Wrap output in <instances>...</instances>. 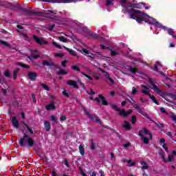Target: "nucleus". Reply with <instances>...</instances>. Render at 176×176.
I'll return each instance as SVG.
<instances>
[{"mask_svg": "<svg viewBox=\"0 0 176 176\" xmlns=\"http://www.w3.org/2000/svg\"><path fill=\"white\" fill-rule=\"evenodd\" d=\"M129 16L131 19L136 20L138 23H141V21H144L146 17H149L148 14H144L142 12L137 10H131L129 12Z\"/></svg>", "mask_w": 176, "mask_h": 176, "instance_id": "f257e3e1", "label": "nucleus"}, {"mask_svg": "<svg viewBox=\"0 0 176 176\" xmlns=\"http://www.w3.org/2000/svg\"><path fill=\"white\" fill-rule=\"evenodd\" d=\"M139 135L142 138L144 144H148L149 140H152V133L146 128H143L140 130Z\"/></svg>", "mask_w": 176, "mask_h": 176, "instance_id": "f03ea898", "label": "nucleus"}, {"mask_svg": "<svg viewBox=\"0 0 176 176\" xmlns=\"http://www.w3.org/2000/svg\"><path fill=\"white\" fill-rule=\"evenodd\" d=\"M120 5L122 6V8H133L135 9H142V5L145 6L144 3H127V0H122L120 1Z\"/></svg>", "mask_w": 176, "mask_h": 176, "instance_id": "7ed1b4c3", "label": "nucleus"}, {"mask_svg": "<svg viewBox=\"0 0 176 176\" xmlns=\"http://www.w3.org/2000/svg\"><path fill=\"white\" fill-rule=\"evenodd\" d=\"M25 141L28 142V146H34V140L30 138L27 133H24L23 138H21L19 141L21 146H25Z\"/></svg>", "mask_w": 176, "mask_h": 176, "instance_id": "20e7f679", "label": "nucleus"}, {"mask_svg": "<svg viewBox=\"0 0 176 176\" xmlns=\"http://www.w3.org/2000/svg\"><path fill=\"white\" fill-rule=\"evenodd\" d=\"M111 108L114 109V111L119 112V115H120V116H123L124 118L129 116V115L131 114L133 112V110L131 109H129L128 111H126L124 109H120L115 104H112Z\"/></svg>", "mask_w": 176, "mask_h": 176, "instance_id": "39448f33", "label": "nucleus"}, {"mask_svg": "<svg viewBox=\"0 0 176 176\" xmlns=\"http://www.w3.org/2000/svg\"><path fill=\"white\" fill-rule=\"evenodd\" d=\"M49 19H52L53 20H54L56 24H64V23H65V19L61 17H57L54 15L49 16Z\"/></svg>", "mask_w": 176, "mask_h": 176, "instance_id": "423d86ee", "label": "nucleus"}, {"mask_svg": "<svg viewBox=\"0 0 176 176\" xmlns=\"http://www.w3.org/2000/svg\"><path fill=\"white\" fill-rule=\"evenodd\" d=\"M85 112L86 115L88 116V118H90L91 120H94L96 123H100V118H98V117H97L94 115L90 114V113L86 110H85Z\"/></svg>", "mask_w": 176, "mask_h": 176, "instance_id": "0eeeda50", "label": "nucleus"}, {"mask_svg": "<svg viewBox=\"0 0 176 176\" xmlns=\"http://www.w3.org/2000/svg\"><path fill=\"white\" fill-rule=\"evenodd\" d=\"M98 97L99 98H96L94 99L95 101H96L97 102H100V101H101V100H100H100H102V104L103 105H108V102L105 100V97H104V96L98 95Z\"/></svg>", "mask_w": 176, "mask_h": 176, "instance_id": "6e6552de", "label": "nucleus"}, {"mask_svg": "<svg viewBox=\"0 0 176 176\" xmlns=\"http://www.w3.org/2000/svg\"><path fill=\"white\" fill-rule=\"evenodd\" d=\"M33 39H34V41L36 42V43H38V45H47V41L42 38H39L36 36H33Z\"/></svg>", "mask_w": 176, "mask_h": 176, "instance_id": "1a4fd4ad", "label": "nucleus"}, {"mask_svg": "<svg viewBox=\"0 0 176 176\" xmlns=\"http://www.w3.org/2000/svg\"><path fill=\"white\" fill-rule=\"evenodd\" d=\"M28 76L30 80H36V76H38V74L34 72H30L28 74Z\"/></svg>", "mask_w": 176, "mask_h": 176, "instance_id": "9d476101", "label": "nucleus"}, {"mask_svg": "<svg viewBox=\"0 0 176 176\" xmlns=\"http://www.w3.org/2000/svg\"><path fill=\"white\" fill-rule=\"evenodd\" d=\"M141 87L142 89V93L144 94H146V96H150L151 95V91L149 90V88L145 85H141Z\"/></svg>", "mask_w": 176, "mask_h": 176, "instance_id": "9b49d317", "label": "nucleus"}, {"mask_svg": "<svg viewBox=\"0 0 176 176\" xmlns=\"http://www.w3.org/2000/svg\"><path fill=\"white\" fill-rule=\"evenodd\" d=\"M67 85H68L69 86H72V87H74V89H78L79 87L78 86V82L75 80H68L67 81Z\"/></svg>", "mask_w": 176, "mask_h": 176, "instance_id": "f8f14e48", "label": "nucleus"}, {"mask_svg": "<svg viewBox=\"0 0 176 176\" xmlns=\"http://www.w3.org/2000/svg\"><path fill=\"white\" fill-rule=\"evenodd\" d=\"M151 86L150 87L151 89H152L153 90H154V91H155V93H157L159 94V93H162V91L159 89V87H157V86H156V85H155L153 83V82L150 81Z\"/></svg>", "mask_w": 176, "mask_h": 176, "instance_id": "ddd939ff", "label": "nucleus"}, {"mask_svg": "<svg viewBox=\"0 0 176 176\" xmlns=\"http://www.w3.org/2000/svg\"><path fill=\"white\" fill-rule=\"evenodd\" d=\"M162 159L165 163H171V162H173V160H174V155H168V159L166 160L164 155H162Z\"/></svg>", "mask_w": 176, "mask_h": 176, "instance_id": "4468645a", "label": "nucleus"}, {"mask_svg": "<svg viewBox=\"0 0 176 176\" xmlns=\"http://www.w3.org/2000/svg\"><path fill=\"white\" fill-rule=\"evenodd\" d=\"M44 127L46 131H50V129H52L50 122H49L47 120L44 121Z\"/></svg>", "mask_w": 176, "mask_h": 176, "instance_id": "2eb2a0df", "label": "nucleus"}, {"mask_svg": "<svg viewBox=\"0 0 176 176\" xmlns=\"http://www.w3.org/2000/svg\"><path fill=\"white\" fill-rule=\"evenodd\" d=\"M12 126L15 127V129H19V121L17 120V118L16 117H13L12 120Z\"/></svg>", "mask_w": 176, "mask_h": 176, "instance_id": "dca6fc26", "label": "nucleus"}, {"mask_svg": "<svg viewBox=\"0 0 176 176\" xmlns=\"http://www.w3.org/2000/svg\"><path fill=\"white\" fill-rule=\"evenodd\" d=\"M45 109H47V111H54V109H56V106L54 103H51L45 107Z\"/></svg>", "mask_w": 176, "mask_h": 176, "instance_id": "f3484780", "label": "nucleus"}, {"mask_svg": "<svg viewBox=\"0 0 176 176\" xmlns=\"http://www.w3.org/2000/svg\"><path fill=\"white\" fill-rule=\"evenodd\" d=\"M140 164L142 166V170H148V168H149V166L145 161L140 162Z\"/></svg>", "mask_w": 176, "mask_h": 176, "instance_id": "a211bd4d", "label": "nucleus"}, {"mask_svg": "<svg viewBox=\"0 0 176 176\" xmlns=\"http://www.w3.org/2000/svg\"><path fill=\"white\" fill-rule=\"evenodd\" d=\"M64 48L65 49V50H67V52H69V53L72 54V56H74V57H79L78 56V55H76V53L75 52V51H74V50L69 49L67 47H64Z\"/></svg>", "mask_w": 176, "mask_h": 176, "instance_id": "6ab92c4d", "label": "nucleus"}, {"mask_svg": "<svg viewBox=\"0 0 176 176\" xmlns=\"http://www.w3.org/2000/svg\"><path fill=\"white\" fill-rule=\"evenodd\" d=\"M122 127H124V129H126V130H130L131 129V126L130 125V123H129L127 121L124 122V124L122 125Z\"/></svg>", "mask_w": 176, "mask_h": 176, "instance_id": "aec40b11", "label": "nucleus"}, {"mask_svg": "<svg viewBox=\"0 0 176 176\" xmlns=\"http://www.w3.org/2000/svg\"><path fill=\"white\" fill-rule=\"evenodd\" d=\"M19 72H20V69L19 68H16L13 71V78L14 80L17 79V75L19 74Z\"/></svg>", "mask_w": 176, "mask_h": 176, "instance_id": "412c9836", "label": "nucleus"}, {"mask_svg": "<svg viewBox=\"0 0 176 176\" xmlns=\"http://www.w3.org/2000/svg\"><path fill=\"white\" fill-rule=\"evenodd\" d=\"M162 64H160V62L157 61L156 62V64L154 65L153 69L154 71H157L159 69L162 68Z\"/></svg>", "mask_w": 176, "mask_h": 176, "instance_id": "4be33fe9", "label": "nucleus"}, {"mask_svg": "<svg viewBox=\"0 0 176 176\" xmlns=\"http://www.w3.org/2000/svg\"><path fill=\"white\" fill-rule=\"evenodd\" d=\"M168 34H169V35H171V36H173V38H175V39H176L175 32H174V30L173 29H168Z\"/></svg>", "mask_w": 176, "mask_h": 176, "instance_id": "5701e85b", "label": "nucleus"}, {"mask_svg": "<svg viewBox=\"0 0 176 176\" xmlns=\"http://www.w3.org/2000/svg\"><path fill=\"white\" fill-rule=\"evenodd\" d=\"M79 152L82 156H85V147L80 144L78 147Z\"/></svg>", "mask_w": 176, "mask_h": 176, "instance_id": "b1692460", "label": "nucleus"}, {"mask_svg": "<svg viewBox=\"0 0 176 176\" xmlns=\"http://www.w3.org/2000/svg\"><path fill=\"white\" fill-rule=\"evenodd\" d=\"M149 98L152 100L153 102H154V104H156V105H159V102H157V100H156V98L153 95H149Z\"/></svg>", "mask_w": 176, "mask_h": 176, "instance_id": "393cba45", "label": "nucleus"}, {"mask_svg": "<svg viewBox=\"0 0 176 176\" xmlns=\"http://www.w3.org/2000/svg\"><path fill=\"white\" fill-rule=\"evenodd\" d=\"M67 74L68 72L63 69H60L58 72L57 73L58 75H67Z\"/></svg>", "mask_w": 176, "mask_h": 176, "instance_id": "a878e982", "label": "nucleus"}, {"mask_svg": "<svg viewBox=\"0 0 176 176\" xmlns=\"http://www.w3.org/2000/svg\"><path fill=\"white\" fill-rule=\"evenodd\" d=\"M23 124L28 130L30 134H34V131L32 130V129L30 128V126L26 123H23Z\"/></svg>", "mask_w": 176, "mask_h": 176, "instance_id": "bb28decb", "label": "nucleus"}, {"mask_svg": "<svg viewBox=\"0 0 176 176\" xmlns=\"http://www.w3.org/2000/svg\"><path fill=\"white\" fill-rule=\"evenodd\" d=\"M17 65H19L20 67H22L23 68H26V69H30V65H26V64H21L20 63H16Z\"/></svg>", "mask_w": 176, "mask_h": 176, "instance_id": "cd10ccee", "label": "nucleus"}, {"mask_svg": "<svg viewBox=\"0 0 176 176\" xmlns=\"http://www.w3.org/2000/svg\"><path fill=\"white\" fill-rule=\"evenodd\" d=\"M58 40L60 42H63L64 43H67V42H68V39L65 38V37H64V36L58 37Z\"/></svg>", "mask_w": 176, "mask_h": 176, "instance_id": "c85d7f7f", "label": "nucleus"}, {"mask_svg": "<svg viewBox=\"0 0 176 176\" xmlns=\"http://www.w3.org/2000/svg\"><path fill=\"white\" fill-rule=\"evenodd\" d=\"M41 86H42V87H43V89H44V90H47V91H49L50 90V88H49V86H47V85H46V84L41 83Z\"/></svg>", "mask_w": 176, "mask_h": 176, "instance_id": "c756f323", "label": "nucleus"}, {"mask_svg": "<svg viewBox=\"0 0 176 176\" xmlns=\"http://www.w3.org/2000/svg\"><path fill=\"white\" fill-rule=\"evenodd\" d=\"M118 54H120V52L119 51H113L111 50V55L114 56H118Z\"/></svg>", "mask_w": 176, "mask_h": 176, "instance_id": "7c9ffc66", "label": "nucleus"}, {"mask_svg": "<svg viewBox=\"0 0 176 176\" xmlns=\"http://www.w3.org/2000/svg\"><path fill=\"white\" fill-rule=\"evenodd\" d=\"M131 122L132 124H135V123H137V117H135V116H132Z\"/></svg>", "mask_w": 176, "mask_h": 176, "instance_id": "2f4dec72", "label": "nucleus"}, {"mask_svg": "<svg viewBox=\"0 0 176 176\" xmlns=\"http://www.w3.org/2000/svg\"><path fill=\"white\" fill-rule=\"evenodd\" d=\"M4 76H6V78L10 77V72H9L8 69H6V71L4 72Z\"/></svg>", "mask_w": 176, "mask_h": 176, "instance_id": "473e14b6", "label": "nucleus"}, {"mask_svg": "<svg viewBox=\"0 0 176 176\" xmlns=\"http://www.w3.org/2000/svg\"><path fill=\"white\" fill-rule=\"evenodd\" d=\"M52 45H54V46H55L58 49H62L61 45H60V44L56 43V41H52Z\"/></svg>", "mask_w": 176, "mask_h": 176, "instance_id": "72a5a7b5", "label": "nucleus"}, {"mask_svg": "<svg viewBox=\"0 0 176 176\" xmlns=\"http://www.w3.org/2000/svg\"><path fill=\"white\" fill-rule=\"evenodd\" d=\"M113 1H115V0H107L106 5L107 6H111L113 5Z\"/></svg>", "mask_w": 176, "mask_h": 176, "instance_id": "f704fd0d", "label": "nucleus"}, {"mask_svg": "<svg viewBox=\"0 0 176 176\" xmlns=\"http://www.w3.org/2000/svg\"><path fill=\"white\" fill-rule=\"evenodd\" d=\"M28 58L31 60V58H39V55H36L34 54H32L31 56H29Z\"/></svg>", "mask_w": 176, "mask_h": 176, "instance_id": "c9c22d12", "label": "nucleus"}, {"mask_svg": "<svg viewBox=\"0 0 176 176\" xmlns=\"http://www.w3.org/2000/svg\"><path fill=\"white\" fill-rule=\"evenodd\" d=\"M137 164L136 162H133V160H131V162L128 163V166L129 167H133L134 166H135Z\"/></svg>", "mask_w": 176, "mask_h": 176, "instance_id": "e433bc0d", "label": "nucleus"}, {"mask_svg": "<svg viewBox=\"0 0 176 176\" xmlns=\"http://www.w3.org/2000/svg\"><path fill=\"white\" fill-rule=\"evenodd\" d=\"M138 90L137 89V88H135V87H133L132 88V94L133 96H135V94H137Z\"/></svg>", "mask_w": 176, "mask_h": 176, "instance_id": "4c0bfd02", "label": "nucleus"}, {"mask_svg": "<svg viewBox=\"0 0 176 176\" xmlns=\"http://www.w3.org/2000/svg\"><path fill=\"white\" fill-rule=\"evenodd\" d=\"M106 81L107 83L110 82L111 85H114V83H115V82H113V80L112 78H111V77L106 79Z\"/></svg>", "mask_w": 176, "mask_h": 176, "instance_id": "58836bf2", "label": "nucleus"}, {"mask_svg": "<svg viewBox=\"0 0 176 176\" xmlns=\"http://www.w3.org/2000/svg\"><path fill=\"white\" fill-rule=\"evenodd\" d=\"M51 120L54 122V123H57V118L55 116H51Z\"/></svg>", "mask_w": 176, "mask_h": 176, "instance_id": "ea45409f", "label": "nucleus"}, {"mask_svg": "<svg viewBox=\"0 0 176 176\" xmlns=\"http://www.w3.org/2000/svg\"><path fill=\"white\" fill-rule=\"evenodd\" d=\"M91 149L92 151H94V149H96V144H94L93 140H91Z\"/></svg>", "mask_w": 176, "mask_h": 176, "instance_id": "a19ab883", "label": "nucleus"}, {"mask_svg": "<svg viewBox=\"0 0 176 176\" xmlns=\"http://www.w3.org/2000/svg\"><path fill=\"white\" fill-rule=\"evenodd\" d=\"M72 69H74V71H77L78 72H79L80 71V69L76 65L72 66Z\"/></svg>", "mask_w": 176, "mask_h": 176, "instance_id": "79ce46f5", "label": "nucleus"}, {"mask_svg": "<svg viewBox=\"0 0 176 176\" xmlns=\"http://www.w3.org/2000/svg\"><path fill=\"white\" fill-rule=\"evenodd\" d=\"M68 63V60H65L61 62V65L62 67H63V68H65V67H67L66 64Z\"/></svg>", "mask_w": 176, "mask_h": 176, "instance_id": "37998d69", "label": "nucleus"}, {"mask_svg": "<svg viewBox=\"0 0 176 176\" xmlns=\"http://www.w3.org/2000/svg\"><path fill=\"white\" fill-rule=\"evenodd\" d=\"M82 75H84V76H86L89 80H93V77L86 74V73H82Z\"/></svg>", "mask_w": 176, "mask_h": 176, "instance_id": "c03bdc74", "label": "nucleus"}, {"mask_svg": "<svg viewBox=\"0 0 176 176\" xmlns=\"http://www.w3.org/2000/svg\"><path fill=\"white\" fill-rule=\"evenodd\" d=\"M0 45H3L4 46H6L7 47H9V43H8L3 41H0Z\"/></svg>", "mask_w": 176, "mask_h": 176, "instance_id": "a18cd8bd", "label": "nucleus"}, {"mask_svg": "<svg viewBox=\"0 0 176 176\" xmlns=\"http://www.w3.org/2000/svg\"><path fill=\"white\" fill-rule=\"evenodd\" d=\"M160 110V112H162V113H165L167 115V111H166V109H164V107H161Z\"/></svg>", "mask_w": 176, "mask_h": 176, "instance_id": "49530a36", "label": "nucleus"}, {"mask_svg": "<svg viewBox=\"0 0 176 176\" xmlns=\"http://www.w3.org/2000/svg\"><path fill=\"white\" fill-rule=\"evenodd\" d=\"M129 71L132 72V74H135L137 72V69L131 67L129 68Z\"/></svg>", "mask_w": 176, "mask_h": 176, "instance_id": "de8ad7c7", "label": "nucleus"}, {"mask_svg": "<svg viewBox=\"0 0 176 176\" xmlns=\"http://www.w3.org/2000/svg\"><path fill=\"white\" fill-rule=\"evenodd\" d=\"M21 36L22 38H23V39H25V41H28V37L27 36V34L22 33Z\"/></svg>", "mask_w": 176, "mask_h": 176, "instance_id": "09e8293b", "label": "nucleus"}, {"mask_svg": "<svg viewBox=\"0 0 176 176\" xmlns=\"http://www.w3.org/2000/svg\"><path fill=\"white\" fill-rule=\"evenodd\" d=\"M62 94H63V96H65V97H69V94H68V92H67V91L64 90Z\"/></svg>", "mask_w": 176, "mask_h": 176, "instance_id": "8fccbe9b", "label": "nucleus"}, {"mask_svg": "<svg viewBox=\"0 0 176 176\" xmlns=\"http://www.w3.org/2000/svg\"><path fill=\"white\" fill-rule=\"evenodd\" d=\"M60 122H64V121L67 120V117L65 116H60Z\"/></svg>", "mask_w": 176, "mask_h": 176, "instance_id": "3c124183", "label": "nucleus"}, {"mask_svg": "<svg viewBox=\"0 0 176 176\" xmlns=\"http://www.w3.org/2000/svg\"><path fill=\"white\" fill-rule=\"evenodd\" d=\"M170 118H172V120H173V122H176V116L175 114H171L170 116Z\"/></svg>", "mask_w": 176, "mask_h": 176, "instance_id": "603ef678", "label": "nucleus"}, {"mask_svg": "<svg viewBox=\"0 0 176 176\" xmlns=\"http://www.w3.org/2000/svg\"><path fill=\"white\" fill-rule=\"evenodd\" d=\"M43 65H47V67H49L50 65V63H49L47 60H43Z\"/></svg>", "mask_w": 176, "mask_h": 176, "instance_id": "864d4df0", "label": "nucleus"}, {"mask_svg": "<svg viewBox=\"0 0 176 176\" xmlns=\"http://www.w3.org/2000/svg\"><path fill=\"white\" fill-rule=\"evenodd\" d=\"M87 94L89 95H94L96 94V92H94V91H93V89H90L89 91H87Z\"/></svg>", "mask_w": 176, "mask_h": 176, "instance_id": "5fc2aeb1", "label": "nucleus"}, {"mask_svg": "<svg viewBox=\"0 0 176 176\" xmlns=\"http://www.w3.org/2000/svg\"><path fill=\"white\" fill-rule=\"evenodd\" d=\"M93 76L96 80H98V79H100V76L97 74H94Z\"/></svg>", "mask_w": 176, "mask_h": 176, "instance_id": "6e6d98bb", "label": "nucleus"}, {"mask_svg": "<svg viewBox=\"0 0 176 176\" xmlns=\"http://www.w3.org/2000/svg\"><path fill=\"white\" fill-rule=\"evenodd\" d=\"M162 148H164V149H165L166 152L168 153V148H167V146H166V144H163L162 145Z\"/></svg>", "mask_w": 176, "mask_h": 176, "instance_id": "4d7b16f0", "label": "nucleus"}, {"mask_svg": "<svg viewBox=\"0 0 176 176\" xmlns=\"http://www.w3.org/2000/svg\"><path fill=\"white\" fill-rule=\"evenodd\" d=\"M124 163H131V160H122Z\"/></svg>", "mask_w": 176, "mask_h": 176, "instance_id": "13d9d810", "label": "nucleus"}, {"mask_svg": "<svg viewBox=\"0 0 176 176\" xmlns=\"http://www.w3.org/2000/svg\"><path fill=\"white\" fill-rule=\"evenodd\" d=\"M54 56L55 57H63V54H55Z\"/></svg>", "mask_w": 176, "mask_h": 176, "instance_id": "bf43d9fd", "label": "nucleus"}, {"mask_svg": "<svg viewBox=\"0 0 176 176\" xmlns=\"http://www.w3.org/2000/svg\"><path fill=\"white\" fill-rule=\"evenodd\" d=\"M110 156H111V159H115L116 158L115 154L113 153H111Z\"/></svg>", "mask_w": 176, "mask_h": 176, "instance_id": "052dcab7", "label": "nucleus"}, {"mask_svg": "<svg viewBox=\"0 0 176 176\" xmlns=\"http://www.w3.org/2000/svg\"><path fill=\"white\" fill-rule=\"evenodd\" d=\"M130 146V143H126L124 144V148H129Z\"/></svg>", "mask_w": 176, "mask_h": 176, "instance_id": "680f3d73", "label": "nucleus"}, {"mask_svg": "<svg viewBox=\"0 0 176 176\" xmlns=\"http://www.w3.org/2000/svg\"><path fill=\"white\" fill-rule=\"evenodd\" d=\"M89 57H91V58H96V55H94V54H91L90 55H89Z\"/></svg>", "mask_w": 176, "mask_h": 176, "instance_id": "e2e57ef3", "label": "nucleus"}, {"mask_svg": "<svg viewBox=\"0 0 176 176\" xmlns=\"http://www.w3.org/2000/svg\"><path fill=\"white\" fill-rule=\"evenodd\" d=\"M83 53H85V54H89V51H87L86 49H82Z\"/></svg>", "mask_w": 176, "mask_h": 176, "instance_id": "0e129e2a", "label": "nucleus"}, {"mask_svg": "<svg viewBox=\"0 0 176 176\" xmlns=\"http://www.w3.org/2000/svg\"><path fill=\"white\" fill-rule=\"evenodd\" d=\"M160 142L161 143V144H164L165 142H166V140H164V139H161L160 140Z\"/></svg>", "mask_w": 176, "mask_h": 176, "instance_id": "69168bd1", "label": "nucleus"}, {"mask_svg": "<svg viewBox=\"0 0 176 176\" xmlns=\"http://www.w3.org/2000/svg\"><path fill=\"white\" fill-rule=\"evenodd\" d=\"M99 173H100V176H104V171L100 170Z\"/></svg>", "mask_w": 176, "mask_h": 176, "instance_id": "338daca9", "label": "nucleus"}, {"mask_svg": "<svg viewBox=\"0 0 176 176\" xmlns=\"http://www.w3.org/2000/svg\"><path fill=\"white\" fill-rule=\"evenodd\" d=\"M52 176H57V175H56V171H52Z\"/></svg>", "mask_w": 176, "mask_h": 176, "instance_id": "774afa93", "label": "nucleus"}]
</instances>
